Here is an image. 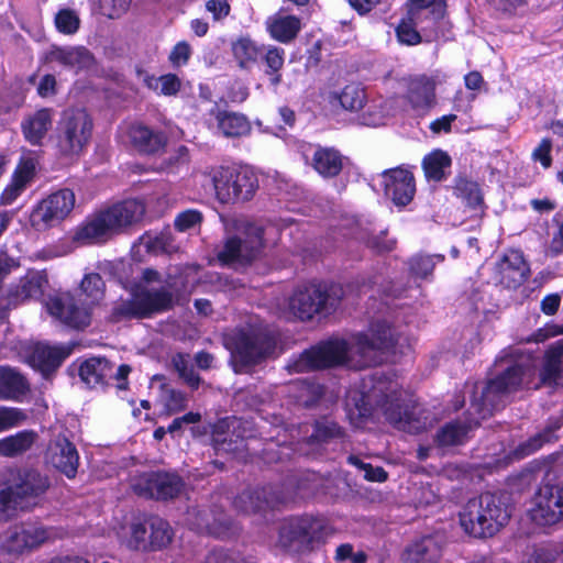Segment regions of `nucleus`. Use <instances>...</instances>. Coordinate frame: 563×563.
I'll list each match as a JSON object with an SVG mask.
<instances>
[{"label": "nucleus", "mask_w": 563, "mask_h": 563, "mask_svg": "<svg viewBox=\"0 0 563 563\" xmlns=\"http://www.w3.org/2000/svg\"><path fill=\"white\" fill-rule=\"evenodd\" d=\"M526 375V367L521 364L507 366L495 378L489 379L483 387L481 396H474L467 411V418L445 423L435 434L439 446L462 445L468 440L470 432L493 415L495 410L504 407V398L517 391Z\"/></svg>", "instance_id": "nucleus-2"}, {"label": "nucleus", "mask_w": 563, "mask_h": 563, "mask_svg": "<svg viewBox=\"0 0 563 563\" xmlns=\"http://www.w3.org/2000/svg\"><path fill=\"white\" fill-rule=\"evenodd\" d=\"M539 376L545 386L563 385V340L554 342L547 350Z\"/></svg>", "instance_id": "nucleus-30"}, {"label": "nucleus", "mask_w": 563, "mask_h": 563, "mask_svg": "<svg viewBox=\"0 0 563 563\" xmlns=\"http://www.w3.org/2000/svg\"><path fill=\"white\" fill-rule=\"evenodd\" d=\"M104 282L98 273L86 274L81 280L80 289L90 299L91 303L98 302L104 294Z\"/></svg>", "instance_id": "nucleus-52"}, {"label": "nucleus", "mask_w": 563, "mask_h": 563, "mask_svg": "<svg viewBox=\"0 0 563 563\" xmlns=\"http://www.w3.org/2000/svg\"><path fill=\"white\" fill-rule=\"evenodd\" d=\"M444 261V256L441 254L434 255H413L408 262L409 273L412 277L419 279H428L438 263Z\"/></svg>", "instance_id": "nucleus-46"}, {"label": "nucleus", "mask_w": 563, "mask_h": 563, "mask_svg": "<svg viewBox=\"0 0 563 563\" xmlns=\"http://www.w3.org/2000/svg\"><path fill=\"white\" fill-rule=\"evenodd\" d=\"M292 496L279 490L273 485L247 488L233 500L234 508L243 514H256L266 508H276L286 505Z\"/></svg>", "instance_id": "nucleus-18"}, {"label": "nucleus", "mask_w": 563, "mask_h": 563, "mask_svg": "<svg viewBox=\"0 0 563 563\" xmlns=\"http://www.w3.org/2000/svg\"><path fill=\"white\" fill-rule=\"evenodd\" d=\"M57 81L54 75H44L37 85V95L42 98H49L56 95Z\"/></svg>", "instance_id": "nucleus-64"}, {"label": "nucleus", "mask_w": 563, "mask_h": 563, "mask_svg": "<svg viewBox=\"0 0 563 563\" xmlns=\"http://www.w3.org/2000/svg\"><path fill=\"white\" fill-rule=\"evenodd\" d=\"M113 375V366L106 357H90L79 366V376L89 387H103Z\"/></svg>", "instance_id": "nucleus-34"}, {"label": "nucleus", "mask_w": 563, "mask_h": 563, "mask_svg": "<svg viewBox=\"0 0 563 563\" xmlns=\"http://www.w3.org/2000/svg\"><path fill=\"white\" fill-rule=\"evenodd\" d=\"M148 525L136 522L131 526V538L129 539V547L134 550H150V536L147 537Z\"/></svg>", "instance_id": "nucleus-55"}, {"label": "nucleus", "mask_w": 563, "mask_h": 563, "mask_svg": "<svg viewBox=\"0 0 563 563\" xmlns=\"http://www.w3.org/2000/svg\"><path fill=\"white\" fill-rule=\"evenodd\" d=\"M372 386L368 390L362 393L361 405L356 404L358 416L366 418L372 415L373 406L382 408L386 420L396 429L408 432L419 433L427 430L434 422V416L420 405L402 407L394 400L382 380V375L375 373L371 376Z\"/></svg>", "instance_id": "nucleus-3"}, {"label": "nucleus", "mask_w": 563, "mask_h": 563, "mask_svg": "<svg viewBox=\"0 0 563 563\" xmlns=\"http://www.w3.org/2000/svg\"><path fill=\"white\" fill-rule=\"evenodd\" d=\"M313 169L324 178L338 176L343 167L341 153L333 147L318 146L312 155Z\"/></svg>", "instance_id": "nucleus-35"}, {"label": "nucleus", "mask_w": 563, "mask_h": 563, "mask_svg": "<svg viewBox=\"0 0 563 563\" xmlns=\"http://www.w3.org/2000/svg\"><path fill=\"white\" fill-rule=\"evenodd\" d=\"M146 523L150 528V550H161L170 543L173 531L166 520L152 516L146 520Z\"/></svg>", "instance_id": "nucleus-44"}, {"label": "nucleus", "mask_w": 563, "mask_h": 563, "mask_svg": "<svg viewBox=\"0 0 563 563\" xmlns=\"http://www.w3.org/2000/svg\"><path fill=\"white\" fill-rule=\"evenodd\" d=\"M365 244L375 253L390 252L396 244L394 239L387 238V231L380 230L378 233H369L365 238Z\"/></svg>", "instance_id": "nucleus-56"}, {"label": "nucleus", "mask_w": 563, "mask_h": 563, "mask_svg": "<svg viewBox=\"0 0 563 563\" xmlns=\"http://www.w3.org/2000/svg\"><path fill=\"white\" fill-rule=\"evenodd\" d=\"M562 423L559 418L551 419L543 430L530 437L528 440L519 443L514 450L512 455L517 460H521L533 454L545 443H552L558 440L556 432L561 429Z\"/></svg>", "instance_id": "nucleus-33"}, {"label": "nucleus", "mask_w": 563, "mask_h": 563, "mask_svg": "<svg viewBox=\"0 0 563 563\" xmlns=\"http://www.w3.org/2000/svg\"><path fill=\"white\" fill-rule=\"evenodd\" d=\"M446 547L443 533L423 536L408 544L401 554L402 563H438Z\"/></svg>", "instance_id": "nucleus-24"}, {"label": "nucleus", "mask_w": 563, "mask_h": 563, "mask_svg": "<svg viewBox=\"0 0 563 563\" xmlns=\"http://www.w3.org/2000/svg\"><path fill=\"white\" fill-rule=\"evenodd\" d=\"M132 319H143L134 290L131 292L130 298L114 301L108 316V320L112 323Z\"/></svg>", "instance_id": "nucleus-43"}, {"label": "nucleus", "mask_w": 563, "mask_h": 563, "mask_svg": "<svg viewBox=\"0 0 563 563\" xmlns=\"http://www.w3.org/2000/svg\"><path fill=\"white\" fill-rule=\"evenodd\" d=\"M264 45L257 44L247 36L239 37L232 43V54L242 69H252L261 59Z\"/></svg>", "instance_id": "nucleus-38"}, {"label": "nucleus", "mask_w": 563, "mask_h": 563, "mask_svg": "<svg viewBox=\"0 0 563 563\" xmlns=\"http://www.w3.org/2000/svg\"><path fill=\"white\" fill-rule=\"evenodd\" d=\"M145 206L136 199H126L90 214L76 230L75 241L81 244H102L125 232L142 220Z\"/></svg>", "instance_id": "nucleus-4"}, {"label": "nucleus", "mask_w": 563, "mask_h": 563, "mask_svg": "<svg viewBox=\"0 0 563 563\" xmlns=\"http://www.w3.org/2000/svg\"><path fill=\"white\" fill-rule=\"evenodd\" d=\"M95 122L84 107H69L62 111L51 136L56 155L62 159L78 158L91 142Z\"/></svg>", "instance_id": "nucleus-8"}, {"label": "nucleus", "mask_w": 563, "mask_h": 563, "mask_svg": "<svg viewBox=\"0 0 563 563\" xmlns=\"http://www.w3.org/2000/svg\"><path fill=\"white\" fill-rule=\"evenodd\" d=\"M26 419L23 410L0 406V432L20 426Z\"/></svg>", "instance_id": "nucleus-57"}, {"label": "nucleus", "mask_w": 563, "mask_h": 563, "mask_svg": "<svg viewBox=\"0 0 563 563\" xmlns=\"http://www.w3.org/2000/svg\"><path fill=\"white\" fill-rule=\"evenodd\" d=\"M188 522L198 533L209 534L219 539H228L236 533L238 527L220 508L188 511Z\"/></svg>", "instance_id": "nucleus-19"}, {"label": "nucleus", "mask_w": 563, "mask_h": 563, "mask_svg": "<svg viewBox=\"0 0 563 563\" xmlns=\"http://www.w3.org/2000/svg\"><path fill=\"white\" fill-rule=\"evenodd\" d=\"M47 59L75 74L90 68L95 63L93 55L82 46L53 47L47 55Z\"/></svg>", "instance_id": "nucleus-29"}, {"label": "nucleus", "mask_w": 563, "mask_h": 563, "mask_svg": "<svg viewBox=\"0 0 563 563\" xmlns=\"http://www.w3.org/2000/svg\"><path fill=\"white\" fill-rule=\"evenodd\" d=\"M30 391L26 378L9 366H0V401H20Z\"/></svg>", "instance_id": "nucleus-32"}, {"label": "nucleus", "mask_w": 563, "mask_h": 563, "mask_svg": "<svg viewBox=\"0 0 563 563\" xmlns=\"http://www.w3.org/2000/svg\"><path fill=\"white\" fill-rule=\"evenodd\" d=\"M509 518L508 507L501 497L484 493L467 501L460 514V523L474 538H490L507 525Z\"/></svg>", "instance_id": "nucleus-9"}, {"label": "nucleus", "mask_w": 563, "mask_h": 563, "mask_svg": "<svg viewBox=\"0 0 563 563\" xmlns=\"http://www.w3.org/2000/svg\"><path fill=\"white\" fill-rule=\"evenodd\" d=\"M191 48L186 41L178 42L169 54V62L175 67L186 65L190 58Z\"/></svg>", "instance_id": "nucleus-62"}, {"label": "nucleus", "mask_w": 563, "mask_h": 563, "mask_svg": "<svg viewBox=\"0 0 563 563\" xmlns=\"http://www.w3.org/2000/svg\"><path fill=\"white\" fill-rule=\"evenodd\" d=\"M344 296L340 285L322 286L309 284L298 287L289 299L291 312L300 320H310L316 314L328 316L340 305Z\"/></svg>", "instance_id": "nucleus-12"}, {"label": "nucleus", "mask_w": 563, "mask_h": 563, "mask_svg": "<svg viewBox=\"0 0 563 563\" xmlns=\"http://www.w3.org/2000/svg\"><path fill=\"white\" fill-rule=\"evenodd\" d=\"M386 198L397 207L409 205L416 194V181L412 172L398 166L380 173Z\"/></svg>", "instance_id": "nucleus-22"}, {"label": "nucleus", "mask_w": 563, "mask_h": 563, "mask_svg": "<svg viewBox=\"0 0 563 563\" xmlns=\"http://www.w3.org/2000/svg\"><path fill=\"white\" fill-rule=\"evenodd\" d=\"M222 424L212 432V446L217 453H236L244 448V440L234 433L221 431Z\"/></svg>", "instance_id": "nucleus-47"}, {"label": "nucleus", "mask_w": 563, "mask_h": 563, "mask_svg": "<svg viewBox=\"0 0 563 563\" xmlns=\"http://www.w3.org/2000/svg\"><path fill=\"white\" fill-rule=\"evenodd\" d=\"M53 118L54 110L52 108H41L24 118L21 122V131L26 142L33 146H41L52 128Z\"/></svg>", "instance_id": "nucleus-28"}, {"label": "nucleus", "mask_w": 563, "mask_h": 563, "mask_svg": "<svg viewBox=\"0 0 563 563\" xmlns=\"http://www.w3.org/2000/svg\"><path fill=\"white\" fill-rule=\"evenodd\" d=\"M531 520L542 527L554 526L563 520V482L542 483L529 510Z\"/></svg>", "instance_id": "nucleus-16"}, {"label": "nucleus", "mask_w": 563, "mask_h": 563, "mask_svg": "<svg viewBox=\"0 0 563 563\" xmlns=\"http://www.w3.org/2000/svg\"><path fill=\"white\" fill-rule=\"evenodd\" d=\"M172 362L179 377L183 378L189 387L197 389L200 385L201 378L196 373L189 355L178 353L173 357Z\"/></svg>", "instance_id": "nucleus-50"}, {"label": "nucleus", "mask_w": 563, "mask_h": 563, "mask_svg": "<svg viewBox=\"0 0 563 563\" xmlns=\"http://www.w3.org/2000/svg\"><path fill=\"white\" fill-rule=\"evenodd\" d=\"M128 137L135 151L145 155H154L163 151L167 144L163 131L153 130L143 123H133L128 129Z\"/></svg>", "instance_id": "nucleus-27"}, {"label": "nucleus", "mask_w": 563, "mask_h": 563, "mask_svg": "<svg viewBox=\"0 0 563 563\" xmlns=\"http://www.w3.org/2000/svg\"><path fill=\"white\" fill-rule=\"evenodd\" d=\"M396 35L398 41L406 45H417L422 41L420 33L407 22H401L396 27Z\"/></svg>", "instance_id": "nucleus-60"}, {"label": "nucleus", "mask_w": 563, "mask_h": 563, "mask_svg": "<svg viewBox=\"0 0 563 563\" xmlns=\"http://www.w3.org/2000/svg\"><path fill=\"white\" fill-rule=\"evenodd\" d=\"M334 531L324 517L294 516L280 523L277 544L289 553L309 554L322 547Z\"/></svg>", "instance_id": "nucleus-7"}, {"label": "nucleus", "mask_w": 563, "mask_h": 563, "mask_svg": "<svg viewBox=\"0 0 563 563\" xmlns=\"http://www.w3.org/2000/svg\"><path fill=\"white\" fill-rule=\"evenodd\" d=\"M230 365L235 374L250 373L269 358L276 350L275 336L263 328H241L225 339Z\"/></svg>", "instance_id": "nucleus-6"}, {"label": "nucleus", "mask_w": 563, "mask_h": 563, "mask_svg": "<svg viewBox=\"0 0 563 563\" xmlns=\"http://www.w3.org/2000/svg\"><path fill=\"white\" fill-rule=\"evenodd\" d=\"M260 60L266 66L265 74L269 77L271 85L277 87L282 82L280 69L285 62V51L277 46L264 45Z\"/></svg>", "instance_id": "nucleus-41"}, {"label": "nucleus", "mask_w": 563, "mask_h": 563, "mask_svg": "<svg viewBox=\"0 0 563 563\" xmlns=\"http://www.w3.org/2000/svg\"><path fill=\"white\" fill-rule=\"evenodd\" d=\"M310 433L299 443L300 452L307 456L318 457L324 455L329 450L349 442V434L332 416L323 415L310 424Z\"/></svg>", "instance_id": "nucleus-13"}, {"label": "nucleus", "mask_w": 563, "mask_h": 563, "mask_svg": "<svg viewBox=\"0 0 563 563\" xmlns=\"http://www.w3.org/2000/svg\"><path fill=\"white\" fill-rule=\"evenodd\" d=\"M132 0H102V13L109 19H118L130 8Z\"/></svg>", "instance_id": "nucleus-59"}, {"label": "nucleus", "mask_w": 563, "mask_h": 563, "mask_svg": "<svg viewBox=\"0 0 563 563\" xmlns=\"http://www.w3.org/2000/svg\"><path fill=\"white\" fill-rule=\"evenodd\" d=\"M47 285L46 276L40 272H31L21 278L18 294L23 298H38Z\"/></svg>", "instance_id": "nucleus-48"}, {"label": "nucleus", "mask_w": 563, "mask_h": 563, "mask_svg": "<svg viewBox=\"0 0 563 563\" xmlns=\"http://www.w3.org/2000/svg\"><path fill=\"white\" fill-rule=\"evenodd\" d=\"M44 461L69 479L77 475L79 454L75 444L64 434H57L49 440Z\"/></svg>", "instance_id": "nucleus-21"}, {"label": "nucleus", "mask_w": 563, "mask_h": 563, "mask_svg": "<svg viewBox=\"0 0 563 563\" xmlns=\"http://www.w3.org/2000/svg\"><path fill=\"white\" fill-rule=\"evenodd\" d=\"M454 194L471 209H476L483 203V195L476 181L466 177H457L454 185Z\"/></svg>", "instance_id": "nucleus-45"}, {"label": "nucleus", "mask_w": 563, "mask_h": 563, "mask_svg": "<svg viewBox=\"0 0 563 563\" xmlns=\"http://www.w3.org/2000/svg\"><path fill=\"white\" fill-rule=\"evenodd\" d=\"M206 10L212 14L214 21H220L230 14L231 7L228 0H208Z\"/></svg>", "instance_id": "nucleus-63"}, {"label": "nucleus", "mask_w": 563, "mask_h": 563, "mask_svg": "<svg viewBox=\"0 0 563 563\" xmlns=\"http://www.w3.org/2000/svg\"><path fill=\"white\" fill-rule=\"evenodd\" d=\"M203 175L208 178L214 197L221 203L249 201L258 188L256 175L247 168L213 166Z\"/></svg>", "instance_id": "nucleus-10"}, {"label": "nucleus", "mask_w": 563, "mask_h": 563, "mask_svg": "<svg viewBox=\"0 0 563 563\" xmlns=\"http://www.w3.org/2000/svg\"><path fill=\"white\" fill-rule=\"evenodd\" d=\"M216 121L219 131L225 137H242L252 129L249 119L238 112L218 110Z\"/></svg>", "instance_id": "nucleus-36"}, {"label": "nucleus", "mask_w": 563, "mask_h": 563, "mask_svg": "<svg viewBox=\"0 0 563 563\" xmlns=\"http://www.w3.org/2000/svg\"><path fill=\"white\" fill-rule=\"evenodd\" d=\"M46 307L51 316L70 328L84 329L90 324L89 308L69 294L51 297Z\"/></svg>", "instance_id": "nucleus-23"}, {"label": "nucleus", "mask_w": 563, "mask_h": 563, "mask_svg": "<svg viewBox=\"0 0 563 563\" xmlns=\"http://www.w3.org/2000/svg\"><path fill=\"white\" fill-rule=\"evenodd\" d=\"M56 29L63 34H75L80 25V19L74 10L62 9L55 15Z\"/></svg>", "instance_id": "nucleus-54"}, {"label": "nucleus", "mask_w": 563, "mask_h": 563, "mask_svg": "<svg viewBox=\"0 0 563 563\" xmlns=\"http://www.w3.org/2000/svg\"><path fill=\"white\" fill-rule=\"evenodd\" d=\"M498 282L506 288L517 289L529 277L530 268L519 250L507 251L496 266Z\"/></svg>", "instance_id": "nucleus-26"}, {"label": "nucleus", "mask_w": 563, "mask_h": 563, "mask_svg": "<svg viewBox=\"0 0 563 563\" xmlns=\"http://www.w3.org/2000/svg\"><path fill=\"white\" fill-rule=\"evenodd\" d=\"M143 319L169 311L176 303L175 295L166 287L148 288L136 286L134 289Z\"/></svg>", "instance_id": "nucleus-25"}, {"label": "nucleus", "mask_w": 563, "mask_h": 563, "mask_svg": "<svg viewBox=\"0 0 563 563\" xmlns=\"http://www.w3.org/2000/svg\"><path fill=\"white\" fill-rule=\"evenodd\" d=\"M202 214L198 210L188 209L177 214L174 221L176 230L185 232L200 223Z\"/></svg>", "instance_id": "nucleus-58"}, {"label": "nucleus", "mask_w": 563, "mask_h": 563, "mask_svg": "<svg viewBox=\"0 0 563 563\" xmlns=\"http://www.w3.org/2000/svg\"><path fill=\"white\" fill-rule=\"evenodd\" d=\"M551 150L552 141L548 137L542 139L532 152V159L540 162L544 168H549L552 165Z\"/></svg>", "instance_id": "nucleus-61"}, {"label": "nucleus", "mask_w": 563, "mask_h": 563, "mask_svg": "<svg viewBox=\"0 0 563 563\" xmlns=\"http://www.w3.org/2000/svg\"><path fill=\"white\" fill-rule=\"evenodd\" d=\"M202 563H255L245 558L240 552L224 548H214L210 550Z\"/></svg>", "instance_id": "nucleus-53"}, {"label": "nucleus", "mask_w": 563, "mask_h": 563, "mask_svg": "<svg viewBox=\"0 0 563 563\" xmlns=\"http://www.w3.org/2000/svg\"><path fill=\"white\" fill-rule=\"evenodd\" d=\"M75 194L68 188L59 189L42 199L32 210L31 225L45 231L59 224L74 209Z\"/></svg>", "instance_id": "nucleus-15"}, {"label": "nucleus", "mask_w": 563, "mask_h": 563, "mask_svg": "<svg viewBox=\"0 0 563 563\" xmlns=\"http://www.w3.org/2000/svg\"><path fill=\"white\" fill-rule=\"evenodd\" d=\"M38 434L34 430H22L15 434L0 440V455L16 457L27 452L37 441Z\"/></svg>", "instance_id": "nucleus-37"}, {"label": "nucleus", "mask_w": 563, "mask_h": 563, "mask_svg": "<svg viewBox=\"0 0 563 563\" xmlns=\"http://www.w3.org/2000/svg\"><path fill=\"white\" fill-rule=\"evenodd\" d=\"M49 487V477L38 470L10 471L0 487V520L10 519L18 510L31 509Z\"/></svg>", "instance_id": "nucleus-5"}, {"label": "nucleus", "mask_w": 563, "mask_h": 563, "mask_svg": "<svg viewBox=\"0 0 563 563\" xmlns=\"http://www.w3.org/2000/svg\"><path fill=\"white\" fill-rule=\"evenodd\" d=\"M238 234L229 236L218 252V261L224 266L243 267L256 260L264 247V228L254 222H242Z\"/></svg>", "instance_id": "nucleus-11"}, {"label": "nucleus", "mask_w": 563, "mask_h": 563, "mask_svg": "<svg viewBox=\"0 0 563 563\" xmlns=\"http://www.w3.org/2000/svg\"><path fill=\"white\" fill-rule=\"evenodd\" d=\"M450 155L442 150H433L422 159V169L429 181H442L446 178V170L451 167Z\"/></svg>", "instance_id": "nucleus-39"}, {"label": "nucleus", "mask_w": 563, "mask_h": 563, "mask_svg": "<svg viewBox=\"0 0 563 563\" xmlns=\"http://www.w3.org/2000/svg\"><path fill=\"white\" fill-rule=\"evenodd\" d=\"M69 355V350L64 347L51 346L47 344H37L30 356V363L47 377L55 372Z\"/></svg>", "instance_id": "nucleus-31"}, {"label": "nucleus", "mask_w": 563, "mask_h": 563, "mask_svg": "<svg viewBox=\"0 0 563 563\" xmlns=\"http://www.w3.org/2000/svg\"><path fill=\"white\" fill-rule=\"evenodd\" d=\"M55 531L38 521H23L11 526L2 536L1 547L10 554L30 552L51 541Z\"/></svg>", "instance_id": "nucleus-14"}, {"label": "nucleus", "mask_w": 563, "mask_h": 563, "mask_svg": "<svg viewBox=\"0 0 563 563\" xmlns=\"http://www.w3.org/2000/svg\"><path fill=\"white\" fill-rule=\"evenodd\" d=\"M184 485L183 478L176 473L152 471L136 476L131 487L140 497L169 500L179 496Z\"/></svg>", "instance_id": "nucleus-17"}, {"label": "nucleus", "mask_w": 563, "mask_h": 563, "mask_svg": "<svg viewBox=\"0 0 563 563\" xmlns=\"http://www.w3.org/2000/svg\"><path fill=\"white\" fill-rule=\"evenodd\" d=\"M329 100L332 104L339 102L342 109L354 112L364 107L366 96L358 84H349L341 91L331 92Z\"/></svg>", "instance_id": "nucleus-40"}, {"label": "nucleus", "mask_w": 563, "mask_h": 563, "mask_svg": "<svg viewBox=\"0 0 563 563\" xmlns=\"http://www.w3.org/2000/svg\"><path fill=\"white\" fill-rule=\"evenodd\" d=\"M300 29V20L295 15L279 16L268 25L271 36L280 43L292 41Z\"/></svg>", "instance_id": "nucleus-42"}, {"label": "nucleus", "mask_w": 563, "mask_h": 563, "mask_svg": "<svg viewBox=\"0 0 563 563\" xmlns=\"http://www.w3.org/2000/svg\"><path fill=\"white\" fill-rule=\"evenodd\" d=\"M324 394L322 385L314 382H301L299 384V394L297 395L298 402L305 408H313L320 401Z\"/></svg>", "instance_id": "nucleus-51"}, {"label": "nucleus", "mask_w": 563, "mask_h": 563, "mask_svg": "<svg viewBox=\"0 0 563 563\" xmlns=\"http://www.w3.org/2000/svg\"><path fill=\"white\" fill-rule=\"evenodd\" d=\"M145 85L152 90H159L164 96H175L181 87L180 79L175 74H166L159 77L146 76Z\"/></svg>", "instance_id": "nucleus-49"}, {"label": "nucleus", "mask_w": 563, "mask_h": 563, "mask_svg": "<svg viewBox=\"0 0 563 563\" xmlns=\"http://www.w3.org/2000/svg\"><path fill=\"white\" fill-rule=\"evenodd\" d=\"M400 336L385 321L373 323L368 332L353 335L350 344L344 339H330L294 355L287 363L289 373L335 367L351 362L350 354L360 356L358 366L368 367L383 362L385 353L395 352Z\"/></svg>", "instance_id": "nucleus-1"}, {"label": "nucleus", "mask_w": 563, "mask_h": 563, "mask_svg": "<svg viewBox=\"0 0 563 563\" xmlns=\"http://www.w3.org/2000/svg\"><path fill=\"white\" fill-rule=\"evenodd\" d=\"M406 91L404 99L410 110L419 117L426 115L437 103L435 79L426 74L409 76L404 79Z\"/></svg>", "instance_id": "nucleus-20"}]
</instances>
